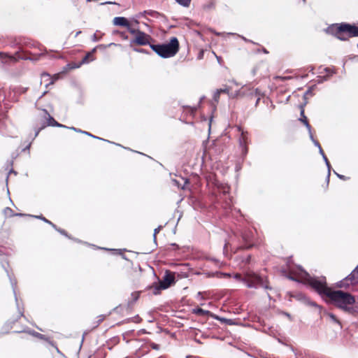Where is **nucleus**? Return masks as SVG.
Returning <instances> with one entry per match:
<instances>
[{"label":"nucleus","instance_id":"680f3d73","mask_svg":"<svg viewBox=\"0 0 358 358\" xmlns=\"http://www.w3.org/2000/svg\"><path fill=\"white\" fill-rule=\"evenodd\" d=\"M257 92H258V89H256V90H255V93H256V94H257Z\"/></svg>","mask_w":358,"mask_h":358},{"label":"nucleus","instance_id":"338daca9","mask_svg":"<svg viewBox=\"0 0 358 358\" xmlns=\"http://www.w3.org/2000/svg\"><path fill=\"white\" fill-rule=\"evenodd\" d=\"M8 176H6V182L8 181Z\"/></svg>","mask_w":358,"mask_h":358},{"label":"nucleus","instance_id":"412c9836","mask_svg":"<svg viewBox=\"0 0 358 358\" xmlns=\"http://www.w3.org/2000/svg\"><path fill=\"white\" fill-rule=\"evenodd\" d=\"M34 217L36 218H38V219H41L43 221H44L46 223H48L49 224H50L53 228H56V226L52 223L50 221H49L48 220H47L45 217H43L42 215H40V216H34Z\"/></svg>","mask_w":358,"mask_h":358},{"label":"nucleus","instance_id":"f257e3e1","mask_svg":"<svg viewBox=\"0 0 358 358\" xmlns=\"http://www.w3.org/2000/svg\"><path fill=\"white\" fill-rule=\"evenodd\" d=\"M287 278L292 280L303 282L308 284L322 297H329V293L332 291L327 286L325 277H312L301 266L291 268L290 273Z\"/></svg>","mask_w":358,"mask_h":358},{"label":"nucleus","instance_id":"423d86ee","mask_svg":"<svg viewBox=\"0 0 358 358\" xmlns=\"http://www.w3.org/2000/svg\"><path fill=\"white\" fill-rule=\"evenodd\" d=\"M336 285L337 287L349 291L353 290L355 287L358 286V265L348 275L337 282Z\"/></svg>","mask_w":358,"mask_h":358},{"label":"nucleus","instance_id":"e433bc0d","mask_svg":"<svg viewBox=\"0 0 358 358\" xmlns=\"http://www.w3.org/2000/svg\"><path fill=\"white\" fill-rule=\"evenodd\" d=\"M83 134H86L87 136H92V138H94L101 139V138L95 136H94V135L87 132V131H83Z\"/></svg>","mask_w":358,"mask_h":358},{"label":"nucleus","instance_id":"9b49d317","mask_svg":"<svg viewBox=\"0 0 358 358\" xmlns=\"http://www.w3.org/2000/svg\"><path fill=\"white\" fill-rule=\"evenodd\" d=\"M45 115L48 117L47 123H44L41 128L36 131L35 137L38 136L40 130L46 126H56V127H64V125L58 123L47 112L46 110H43Z\"/></svg>","mask_w":358,"mask_h":358},{"label":"nucleus","instance_id":"ddd939ff","mask_svg":"<svg viewBox=\"0 0 358 358\" xmlns=\"http://www.w3.org/2000/svg\"><path fill=\"white\" fill-rule=\"evenodd\" d=\"M8 277H9V279H10V284H11V286H12V288H13V293H14V296H15L16 303H17V308H19V306H18V299H17V294H16V281H15V280H13L9 275H8ZM18 309H20V308H18ZM19 313H20V317L23 316V312L22 310H19Z\"/></svg>","mask_w":358,"mask_h":358},{"label":"nucleus","instance_id":"2eb2a0df","mask_svg":"<svg viewBox=\"0 0 358 358\" xmlns=\"http://www.w3.org/2000/svg\"><path fill=\"white\" fill-rule=\"evenodd\" d=\"M179 5L183 7H188L190 5L191 0H175Z\"/></svg>","mask_w":358,"mask_h":358},{"label":"nucleus","instance_id":"c85d7f7f","mask_svg":"<svg viewBox=\"0 0 358 358\" xmlns=\"http://www.w3.org/2000/svg\"><path fill=\"white\" fill-rule=\"evenodd\" d=\"M145 13H146L150 16H152V17H155L158 14V13L155 10H145Z\"/></svg>","mask_w":358,"mask_h":358},{"label":"nucleus","instance_id":"39448f33","mask_svg":"<svg viewBox=\"0 0 358 358\" xmlns=\"http://www.w3.org/2000/svg\"><path fill=\"white\" fill-rule=\"evenodd\" d=\"M245 285L248 288L257 289L259 287L265 289H271L268 285L266 278H264L253 271H247L245 273Z\"/></svg>","mask_w":358,"mask_h":358},{"label":"nucleus","instance_id":"a18cd8bd","mask_svg":"<svg viewBox=\"0 0 358 358\" xmlns=\"http://www.w3.org/2000/svg\"><path fill=\"white\" fill-rule=\"evenodd\" d=\"M69 129H73V130H74V131H77V132L83 133V131H81L80 129H76V128H75V127H69Z\"/></svg>","mask_w":358,"mask_h":358},{"label":"nucleus","instance_id":"4468645a","mask_svg":"<svg viewBox=\"0 0 358 358\" xmlns=\"http://www.w3.org/2000/svg\"><path fill=\"white\" fill-rule=\"evenodd\" d=\"M0 59H1L2 62L6 63L8 61H15V59L13 56L8 55L6 53L1 52H0Z\"/></svg>","mask_w":358,"mask_h":358},{"label":"nucleus","instance_id":"5701e85b","mask_svg":"<svg viewBox=\"0 0 358 358\" xmlns=\"http://www.w3.org/2000/svg\"><path fill=\"white\" fill-rule=\"evenodd\" d=\"M234 278L236 279V280L243 282L245 285V280H245V276L243 278L240 274L236 273L234 275Z\"/></svg>","mask_w":358,"mask_h":358},{"label":"nucleus","instance_id":"4be33fe9","mask_svg":"<svg viewBox=\"0 0 358 358\" xmlns=\"http://www.w3.org/2000/svg\"><path fill=\"white\" fill-rule=\"evenodd\" d=\"M328 316L330 317V319L335 323L338 324L339 326H341V323L338 320V319L336 318V315H334L333 313H328Z\"/></svg>","mask_w":358,"mask_h":358},{"label":"nucleus","instance_id":"dca6fc26","mask_svg":"<svg viewBox=\"0 0 358 358\" xmlns=\"http://www.w3.org/2000/svg\"><path fill=\"white\" fill-rule=\"evenodd\" d=\"M301 299H303L304 300L305 303H306L307 304H308L310 306L320 308L315 302L310 301L309 300V299H308L305 296H301Z\"/></svg>","mask_w":358,"mask_h":358},{"label":"nucleus","instance_id":"37998d69","mask_svg":"<svg viewBox=\"0 0 358 358\" xmlns=\"http://www.w3.org/2000/svg\"><path fill=\"white\" fill-rule=\"evenodd\" d=\"M132 296H134V301H136L138 299V294L137 293L132 294Z\"/></svg>","mask_w":358,"mask_h":358},{"label":"nucleus","instance_id":"c03bdc74","mask_svg":"<svg viewBox=\"0 0 358 358\" xmlns=\"http://www.w3.org/2000/svg\"><path fill=\"white\" fill-rule=\"evenodd\" d=\"M313 143H314V145H315L316 147H317V148H319V146H320V145L319 142H318L317 141H316V140H313Z\"/></svg>","mask_w":358,"mask_h":358},{"label":"nucleus","instance_id":"20e7f679","mask_svg":"<svg viewBox=\"0 0 358 358\" xmlns=\"http://www.w3.org/2000/svg\"><path fill=\"white\" fill-rule=\"evenodd\" d=\"M329 29L331 34L341 41L358 36V27L347 23L333 25L329 27Z\"/></svg>","mask_w":358,"mask_h":358},{"label":"nucleus","instance_id":"79ce46f5","mask_svg":"<svg viewBox=\"0 0 358 358\" xmlns=\"http://www.w3.org/2000/svg\"><path fill=\"white\" fill-rule=\"evenodd\" d=\"M326 165H327V169H328V178H329V176H330V169H331V166H330L329 162L327 163V164H326Z\"/></svg>","mask_w":358,"mask_h":358},{"label":"nucleus","instance_id":"6e6d98bb","mask_svg":"<svg viewBox=\"0 0 358 358\" xmlns=\"http://www.w3.org/2000/svg\"><path fill=\"white\" fill-rule=\"evenodd\" d=\"M80 33H81V31H78V32L76 33V36H77L78 35H79Z\"/></svg>","mask_w":358,"mask_h":358},{"label":"nucleus","instance_id":"cd10ccee","mask_svg":"<svg viewBox=\"0 0 358 358\" xmlns=\"http://www.w3.org/2000/svg\"><path fill=\"white\" fill-rule=\"evenodd\" d=\"M301 117L299 119L300 121L303 122L304 123V120H307L306 115H304V110L301 107Z\"/></svg>","mask_w":358,"mask_h":358},{"label":"nucleus","instance_id":"e2e57ef3","mask_svg":"<svg viewBox=\"0 0 358 358\" xmlns=\"http://www.w3.org/2000/svg\"><path fill=\"white\" fill-rule=\"evenodd\" d=\"M228 34H229V35H234V33H228Z\"/></svg>","mask_w":358,"mask_h":358},{"label":"nucleus","instance_id":"bb28decb","mask_svg":"<svg viewBox=\"0 0 358 358\" xmlns=\"http://www.w3.org/2000/svg\"><path fill=\"white\" fill-rule=\"evenodd\" d=\"M97 318L98 320L96 322V327L99 326L103 322V320H104V315H100L97 317Z\"/></svg>","mask_w":358,"mask_h":358},{"label":"nucleus","instance_id":"72a5a7b5","mask_svg":"<svg viewBox=\"0 0 358 358\" xmlns=\"http://www.w3.org/2000/svg\"><path fill=\"white\" fill-rule=\"evenodd\" d=\"M92 40L94 41V42H96L100 40V38H99L96 35V33L94 34L93 36H92Z\"/></svg>","mask_w":358,"mask_h":358},{"label":"nucleus","instance_id":"4c0bfd02","mask_svg":"<svg viewBox=\"0 0 358 358\" xmlns=\"http://www.w3.org/2000/svg\"><path fill=\"white\" fill-rule=\"evenodd\" d=\"M160 229H161V227L159 226L158 228H157V229H155L154 230V235H153V236H154L155 239L157 233H158L160 231Z\"/></svg>","mask_w":358,"mask_h":358},{"label":"nucleus","instance_id":"0e129e2a","mask_svg":"<svg viewBox=\"0 0 358 358\" xmlns=\"http://www.w3.org/2000/svg\"><path fill=\"white\" fill-rule=\"evenodd\" d=\"M264 52H266V53L268 52L265 49L264 50Z\"/></svg>","mask_w":358,"mask_h":358},{"label":"nucleus","instance_id":"0eeeda50","mask_svg":"<svg viewBox=\"0 0 358 358\" xmlns=\"http://www.w3.org/2000/svg\"><path fill=\"white\" fill-rule=\"evenodd\" d=\"M150 348H152L155 350H159V345L158 344L152 342H147L145 344L141 345V346L135 352V356L138 358L143 357L150 352Z\"/></svg>","mask_w":358,"mask_h":358},{"label":"nucleus","instance_id":"393cba45","mask_svg":"<svg viewBox=\"0 0 358 358\" xmlns=\"http://www.w3.org/2000/svg\"><path fill=\"white\" fill-rule=\"evenodd\" d=\"M220 91H219L218 90H217L214 94H213V99L215 101L217 102L218 100H219V98H220Z\"/></svg>","mask_w":358,"mask_h":358},{"label":"nucleus","instance_id":"2f4dec72","mask_svg":"<svg viewBox=\"0 0 358 358\" xmlns=\"http://www.w3.org/2000/svg\"><path fill=\"white\" fill-rule=\"evenodd\" d=\"M219 91H220V94L221 93H227V94H229V90L228 87H224V88H222V89H220L218 90Z\"/></svg>","mask_w":358,"mask_h":358},{"label":"nucleus","instance_id":"4d7b16f0","mask_svg":"<svg viewBox=\"0 0 358 358\" xmlns=\"http://www.w3.org/2000/svg\"><path fill=\"white\" fill-rule=\"evenodd\" d=\"M9 164H10V166H13V161H10V162H9Z\"/></svg>","mask_w":358,"mask_h":358},{"label":"nucleus","instance_id":"58836bf2","mask_svg":"<svg viewBox=\"0 0 358 358\" xmlns=\"http://www.w3.org/2000/svg\"><path fill=\"white\" fill-rule=\"evenodd\" d=\"M214 7V3H211L209 5L204 6V8L206 9H210Z\"/></svg>","mask_w":358,"mask_h":358},{"label":"nucleus","instance_id":"b1692460","mask_svg":"<svg viewBox=\"0 0 358 358\" xmlns=\"http://www.w3.org/2000/svg\"><path fill=\"white\" fill-rule=\"evenodd\" d=\"M29 334H32L33 336L40 338V339H45V336L40 334V333H38V332H36L34 331H29Z\"/></svg>","mask_w":358,"mask_h":358},{"label":"nucleus","instance_id":"c756f323","mask_svg":"<svg viewBox=\"0 0 358 358\" xmlns=\"http://www.w3.org/2000/svg\"><path fill=\"white\" fill-rule=\"evenodd\" d=\"M325 71L326 72L328 73V74H330V75H332L334 73H335V71L334 69H331V68H325Z\"/></svg>","mask_w":358,"mask_h":358},{"label":"nucleus","instance_id":"7ed1b4c3","mask_svg":"<svg viewBox=\"0 0 358 358\" xmlns=\"http://www.w3.org/2000/svg\"><path fill=\"white\" fill-rule=\"evenodd\" d=\"M150 48L162 58L175 56L179 50V42L176 37H172L168 43L150 45Z\"/></svg>","mask_w":358,"mask_h":358},{"label":"nucleus","instance_id":"a19ab883","mask_svg":"<svg viewBox=\"0 0 358 358\" xmlns=\"http://www.w3.org/2000/svg\"><path fill=\"white\" fill-rule=\"evenodd\" d=\"M245 94L241 91H237L236 92V94H235V96H244Z\"/></svg>","mask_w":358,"mask_h":358},{"label":"nucleus","instance_id":"5fc2aeb1","mask_svg":"<svg viewBox=\"0 0 358 358\" xmlns=\"http://www.w3.org/2000/svg\"><path fill=\"white\" fill-rule=\"evenodd\" d=\"M224 276H231V275L229 273H224Z\"/></svg>","mask_w":358,"mask_h":358},{"label":"nucleus","instance_id":"c9c22d12","mask_svg":"<svg viewBox=\"0 0 358 358\" xmlns=\"http://www.w3.org/2000/svg\"><path fill=\"white\" fill-rule=\"evenodd\" d=\"M131 320L136 323H138L141 321L140 317L137 315L131 319Z\"/></svg>","mask_w":358,"mask_h":358},{"label":"nucleus","instance_id":"aec40b11","mask_svg":"<svg viewBox=\"0 0 358 358\" xmlns=\"http://www.w3.org/2000/svg\"><path fill=\"white\" fill-rule=\"evenodd\" d=\"M194 313H195L196 314L201 315H204L207 314L208 313V311L205 310L202 308H196L194 310Z\"/></svg>","mask_w":358,"mask_h":358},{"label":"nucleus","instance_id":"f704fd0d","mask_svg":"<svg viewBox=\"0 0 358 358\" xmlns=\"http://www.w3.org/2000/svg\"><path fill=\"white\" fill-rule=\"evenodd\" d=\"M57 231H59L61 234L64 235V236H68L66 232L64 230V229H57L55 228Z\"/></svg>","mask_w":358,"mask_h":358},{"label":"nucleus","instance_id":"f3484780","mask_svg":"<svg viewBox=\"0 0 358 358\" xmlns=\"http://www.w3.org/2000/svg\"><path fill=\"white\" fill-rule=\"evenodd\" d=\"M252 232H250V233H248V232H244L243 234V239L245 241V242H250L252 239Z\"/></svg>","mask_w":358,"mask_h":358},{"label":"nucleus","instance_id":"6ab92c4d","mask_svg":"<svg viewBox=\"0 0 358 358\" xmlns=\"http://www.w3.org/2000/svg\"><path fill=\"white\" fill-rule=\"evenodd\" d=\"M127 30L129 31V32L130 34L134 35L135 36H137L138 32L141 31V30H139V29H136L131 28L129 24V27H127Z\"/></svg>","mask_w":358,"mask_h":358},{"label":"nucleus","instance_id":"de8ad7c7","mask_svg":"<svg viewBox=\"0 0 358 358\" xmlns=\"http://www.w3.org/2000/svg\"><path fill=\"white\" fill-rule=\"evenodd\" d=\"M322 158H323V159H324V161L325 164H327V163H328V162H329V161H328V159H327V157H326V155H323V157H322Z\"/></svg>","mask_w":358,"mask_h":358},{"label":"nucleus","instance_id":"a878e982","mask_svg":"<svg viewBox=\"0 0 358 358\" xmlns=\"http://www.w3.org/2000/svg\"><path fill=\"white\" fill-rule=\"evenodd\" d=\"M91 56V53L87 54L82 59L80 64L88 63V59Z\"/></svg>","mask_w":358,"mask_h":358},{"label":"nucleus","instance_id":"09e8293b","mask_svg":"<svg viewBox=\"0 0 358 358\" xmlns=\"http://www.w3.org/2000/svg\"><path fill=\"white\" fill-rule=\"evenodd\" d=\"M241 38H242L243 41H246V42H250V43H252V41H250V40H249V39H247V38H245L244 36H241Z\"/></svg>","mask_w":358,"mask_h":358},{"label":"nucleus","instance_id":"864d4df0","mask_svg":"<svg viewBox=\"0 0 358 358\" xmlns=\"http://www.w3.org/2000/svg\"><path fill=\"white\" fill-rule=\"evenodd\" d=\"M52 83H53V82L50 81L49 83L45 84V87H47L48 85H50V84H52Z\"/></svg>","mask_w":358,"mask_h":358},{"label":"nucleus","instance_id":"f03ea898","mask_svg":"<svg viewBox=\"0 0 358 358\" xmlns=\"http://www.w3.org/2000/svg\"><path fill=\"white\" fill-rule=\"evenodd\" d=\"M329 299L338 308L345 310L346 312L352 315L358 314V309L353 307H349L355 303V297L348 293L341 290L331 291L329 293Z\"/></svg>","mask_w":358,"mask_h":358},{"label":"nucleus","instance_id":"bf43d9fd","mask_svg":"<svg viewBox=\"0 0 358 358\" xmlns=\"http://www.w3.org/2000/svg\"><path fill=\"white\" fill-rule=\"evenodd\" d=\"M109 45H116L115 43H111Z\"/></svg>","mask_w":358,"mask_h":358},{"label":"nucleus","instance_id":"774afa93","mask_svg":"<svg viewBox=\"0 0 358 358\" xmlns=\"http://www.w3.org/2000/svg\"><path fill=\"white\" fill-rule=\"evenodd\" d=\"M159 358H164V357H159Z\"/></svg>","mask_w":358,"mask_h":358},{"label":"nucleus","instance_id":"603ef678","mask_svg":"<svg viewBox=\"0 0 358 358\" xmlns=\"http://www.w3.org/2000/svg\"><path fill=\"white\" fill-rule=\"evenodd\" d=\"M250 255H248V256L247 257V259H246V263L249 262H250Z\"/></svg>","mask_w":358,"mask_h":358},{"label":"nucleus","instance_id":"a211bd4d","mask_svg":"<svg viewBox=\"0 0 358 358\" xmlns=\"http://www.w3.org/2000/svg\"><path fill=\"white\" fill-rule=\"evenodd\" d=\"M304 124L309 132L310 138L311 139L312 141H313V140H315V139L313 138V136L312 134L310 125L309 124V123L307 120H304Z\"/></svg>","mask_w":358,"mask_h":358},{"label":"nucleus","instance_id":"8fccbe9b","mask_svg":"<svg viewBox=\"0 0 358 358\" xmlns=\"http://www.w3.org/2000/svg\"><path fill=\"white\" fill-rule=\"evenodd\" d=\"M115 2L106 1V2L102 3L101 4L103 5V4H115Z\"/></svg>","mask_w":358,"mask_h":358},{"label":"nucleus","instance_id":"1a4fd4ad","mask_svg":"<svg viewBox=\"0 0 358 358\" xmlns=\"http://www.w3.org/2000/svg\"><path fill=\"white\" fill-rule=\"evenodd\" d=\"M237 130L241 132V136L238 138L239 146L242 150V153L246 155L248 152V134L247 131H244L241 127H238Z\"/></svg>","mask_w":358,"mask_h":358},{"label":"nucleus","instance_id":"49530a36","mask_svg":"<svg viewBox=\"0 0 358 358\" xmlns=\"http://www.w3.org/2000/svg\"><path fill=\"white\" fill-rule=\"evenodd\" d=\"M318 149H319V152H320V155L323 157V155H324V153L322 149V147L319 146Z\"/></svg>","mask_w":358,"mask_h":358},{"label":"nucleus","instance_id":"3c124183","mask_svg":"<svg viewBox=\"0 0 358 358\" xmlns=\"http://www.w3.org/2000/svg\"><path fill=\"white\" fill-rule=\"evenodd\" d=\"M8 173H14V174H15V175H16V173H16V172H15L13 169H11L9 171V172H8Z\"/></svg>","mask_w":358,"mask_h":358},{"label":"nucleus","instance_id":"7c9ffc66","mask_svg":"<svg viewBox=\"0 0 358 358\" xmlns=\"http://www.w3.org/2000/svg\"><path fill=\"white\" fill-rule=\"evenodd\" d=\"M41 79L42 80H44V79L49 80L50 79V75L48 73H43L41 74Z\"/></svg>","mask_w":358,"mask_h":358},{"label":"nucleus","instance_id":"69168bd1","mask_svg":"<svg viewBox=\"0 0 358 358\" xmlns=\"http://www.w3.org/2000/svg\"><path fill=\"white\" fill-rule=\"evenodd\" d=\"M201 292H198L197 295H201Z\"/></svg>","mask_w":358,"mask_h":358},{"label":"nucleus","instance_id":"ea45409f","mask_svg":"<svg viewBox=\"0 0 358 358\" xmlns=\"http://www.w3.org/2000/svg\"><path fill=\"white\" fill-rule=\"evenodd\" d=\"M335 173L336 174V176H338V178H339L341 180H345L346 179V177L343 175H340L337 173L335 172Z\"/></svg>","mask_w":358,"mask_h":358},{"label":"nucleus","instance_id":"6e6552de","mask_svg":"<svg viewBox=\"0 0 358 358\" xmlns=\"http://www.w3.org/2000/svg\"><path fill=\"white\" fill-rule=\"evenodd\" d=\"M152 38L149 34L141 31L140 32H138L137 36L130 41V45L131 46L133 44L139 45H150V42Z\"/></svg>","mask_w":358,"mask_h":358},{"label":"nucleus","instance_id":"f8f14e48","mask_svg":"<svg viewBox=\"0 0 358 358\" xmlns=\"http://www.w3.org/2000/svg\"><path fill=\"white\" fill-rule=\"evenodd\" d=\"M113 24L116 26H120V27H129V22L127 20V18L124 17H115L113 19Z\"/></svg>","mask_w":358,"mask_h":358},{"label":"nucleus","instance_id":"9d476101","mask_svg":"<svg viewBox=\"0 0 358 358\" xmlns=\"http://www.w3.org/2000/svg\"><path fill=\"white\" fill-rule=\"evenodd\" d=\"M175 282V276L170 271H166L163 280L160 282L159 288L162 289H167Z\"/></svg>","mask_w":358,"mask_h":358},{"label":"nucleus","instance_id":"473e14b6","mask_svg":"<svg viewBox=\"0 0 358 358\" xmlns=\"http://www.w3.org/2000/svg\"><path fill=\"white\" fill-rule=\"evenodd\" d=\"M134 50L140 53H147V51L142 48H134Z\"/></svg>","mask_w":358,"mask_h":358},{"label":"nucleus","instance_id":"052dcab7","mask_svg":"<svg viewBox=\"0 0 358 358\" xmlns=\"http://www.w3.org/2000/svg\"><path fill=\"white\" fill-rule=\"evenodd\" d=\"M285 315H286V317H290L289 314H288V313H285Z\"/></svg>","mask_w":358,"mask_h":358},{"label":"nucleus","instance_id":"13d9d810","mask_svg":"<svg viewBox=\"0 0 358 358\" xmlns=\"http://www.w3.org/2000/svg\"><path fill=\"white\" fill-rule=\"evenodd\" d=\"M259 99H260L259 98H258V99H257L256 104H257V103H259Z\"/></svg>","mask_w":358,"mask_h":358}]
</instances>
